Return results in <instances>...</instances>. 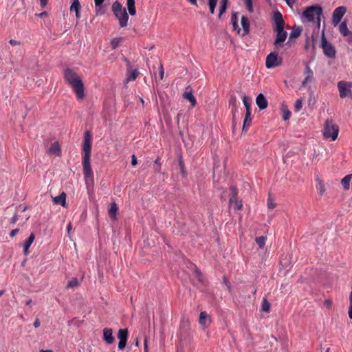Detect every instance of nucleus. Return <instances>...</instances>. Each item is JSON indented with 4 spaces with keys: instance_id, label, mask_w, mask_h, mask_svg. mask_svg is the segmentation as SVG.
<instances>
[{
    "instance_id": "nucleus-1",
    "label": "nucleus",
    "mask_w": 352,
    "mask_h": 352,
    "mask_svg": "<svg viewBox=\"0 0 352 352\" xmlns=\"http://www.w3.org/2000/svg\"><path fill=\"white\" fill-rule=\"evenodd\" d=\"M64 78L72 87L77 98L82 99L85 96V88L83 82L78 74L72 69L67 68L64 71Z\"/></svg>"
},
{
    "instance_id": "nucleus-2",
    "label": "nucleus",
    "mask_w": 352,
    "mask_h": 352,
    "mask_svg": "<svg viewBox=\"0 0 352 352\" xmlns=\"http://www.w3.org/2000/svg\"><path fill=\"white\" fill-rule=\"evenodd\" d=\"M274 30L276 32V39L274 45L276 49L283 46V43L285 41L287 33L284 30L285 21L283 16L279 11H276L274 14Z\"/></svg>"
},
{
    "instance_id": "nucleus-3",
    "label": "nucleus",
    "mask_w": 352,
    "mask_h": 352,
    "mask_svg": "<svg viewBox=\"0 0 352 352\" xmlns=\"http://www.w3.org/2000/svg\"><path fill=\"white\" fill-rule=\"evenodd\" d=\"M112 11L119 21L120 27H126L128 23L129 15L126 13V9L122 7L119 1H116L113 3Z\"/></svg>"
},
{
    "instance_id": "nucleus-4",
    "label": "nucleus",
    "mask_w": 352,
    "mask_h": 352,
    "mask_svg": "<svg viewBox=\"0 0 352 352\" xmlns=\"http://www.w3.org/2000/svg\"><path fill=\"white\" fill-rule=\"evenodd\" d=\"M339 132V127L332 120H327L324 124L323 135L325 138H331L334 141L337 139Z\"/></svg>"
},
{
    "instance_id": "nucleus-5",
    "label": "nucleus",
    "mask_w": 352,
    "mask_h": 352,
    "mask_svg": "<svg viewBox=\"0 0 352 352\" xmlns=\"http://www.w3.org/2000/svg\"><path fill=\"white\" fill-rule=\"evenodd\" d=\"M322 13V9L319 6H312L306 8L302 12V16L305 17L308 21H314L315 16H318V19L320 21V16Z\"/></svg>"
},
{
    "instance_id": "nucleus-6",
    "label": "nucleus",
    "mask_w": 352,
    "mask_h": 352,
    "mask_svg": "<svg viewBox=\"0 0 352 352\" xmlns=\"http://www.w3.org/2000/svg\"><path fill=\"white\" fill-rule=\"evenodd\" d=\"M91 151V135L89 131H87L85 133L83 141V156L82 161L90 160Z\"/></svg>"
},
{
    "instance_id": "nucleus-7",
    "label": "nucleus",
    "mask_w": 352,
    "mask_h": 352,
    "mask_svg": "<svg viewBox=\"0 0 352 352\" xmlns=\"http://www.w3.org/2000/svg\"><path fill=\"white\" fill-rule=\"evenodd\" d=\"M83 175L87 186L94 184V174L91 168L90 160L82 161Z\"/></svg>"
},
{
    "instance_id": "nucleus-8",
    "label": "nucleus",
    "mask_w": 352,
    "mask_h": 352,
    "mask_svg": "<svg viewBox=\"0 0 352 352\" xmlns=\"http://www.w3.org/2000/svg\"><path fill=\"white\" fill-rule=\"evenodd\" d=\"M321 47L323 50L324 55L327 57L333 58L336 56V48L327 41L324 33H322V35Z\"/></svg>"
},
{
    "instance_id": "nucleus-9",
    "label": "nucleus",
    "mask_w": 352,
    "mask_h": 352,
    "mask_svg": "<svg viewBox=\"0 0 352 352\" xmlns=\"http://www.w3.org/2000/svg\"><path fill=\"white\" fill-rule=\"evenodd\" d=\"M338 88L340 93V96L342 98H344L346 97L351 95V88H352V82H346V81H340L338 83Z\"/></svg>"
},
{
    "instance_id": "nucleus-10",
    "label": "nucleus",
    "mask_w": 352,
    "mask_h": 352,
    "mask_svg": "<svg viewBox=\"0 0 352 352\" xmlns=\"http://www.w3.org/2000/svg\"><path fill=\"white\" fill-rule=\"evenodd\" d=\"M231 197L230 198V205L236 210H239L242 208V201L237 198V189L234 186L230 187Z\"/></svg>"
},
{
    "instance_id": "nucleus-11",
    "label": "nucleus",
    "mask_w": 352,
    "mask_h": 352,
    "mask_svg": "<svg viewBox=\"0 0 352 352\" xmlns=\"http://www.w3.org/2000/svg\"><path fill=\"white\" fill-rule=\"evenodd\" d=\"M281 60H278V54L276 52H271L266 57L265 66L267 68H274L280 65Z\"/></svg>"
},
{
    "instance_id": "nucleus-12",
    "label": "nucleus",
    "mask_w": 352,
    "mask_h": 352,
    "mask_svg": "<svg viewBox=\"0 0 352 352\" xmlns=\"http://www.w3.org/2000/svg\"><path fill=\"white\" fill-rule=\"evenodd\" d=\"M346 10V8L344 6H339L334 10L332 16V23L333 25L336 26L341 21Z\"/></svg>"
},
{
    "instance_id": "nucleus-13",
    "label": "nucleus",
    "mask_w": 352,
    "mask_h": 352,
    "mask_svg": "<svg viewBox=\"0 0 352 352\" xmlns=\"http://www.w3.org/2000/svg\"><path fill=\"white\" fill-rule=\"evenodd\" d=\"M118 338L120 340L118 343V348L122 350L125 348L128 339V330L127 329H120L118 333Z\"/></svg>"
},
{
    "instance_id": "nucleus-14",
    "label": "nucleus",
    "mask_w": 352,
    "mask_h": 352,
    "mask_svg": "<svg viewBox=\"0 0 352 352\" xmlns=\"http://www.w3.org/2000/svg\"><path fill=\"white\" fill-rule=\"evenodd\" d=\"M183 97L184 98L188 100L190 102L192 107H195L197 105L196 98L193 96L192 89L190 86L186 87V91L184 93Z\"/></svg>"
},
{
    "instance_id": "nucleus-15",
    "label": "nucleus",
    "mask_w": 352,
    "mask_h": 352,
    "mask_svg": "<svg viewBox=\"0 0 352 352\" xmlns=\"http://www.w3.org/2000/svg\"><path fill=\"white\" fill-rule=\"evenodd\" d=\"M103 340L108 344L113 343L115 338L113 336V331L111 329L104 328L103 329Z\"/></svg>"
},
{
    "instance_id": "nucleus-16",
    "label": "nucleus",
    "mask_w": 352,
    "mask_h": 352,
    "mask_svg": "<svg viewBox=\"0 0 352 352\" xmlns=\"http://www.w3.org/2000/svg\"><path fill=\"white\" fill-rule=\"evenodd\" d=\"M256 103L261 110L267 107V101L263 94H259L256 98Z\"/></svg>"
},
{
    "instance_id": "nucleus-17",
    "label": "nucleus",
    "mask_w": 352,
    "mask_h": 352,
    "mask_svg": "<svg viewBox=\"0 0 352 352\" xmlns=\"http://www.w3.org/2000/svg\"><path fill=\"white\" fill-rule=\"evenodd\" d=\"M34 239H35L34 234L31 233L30 235L29 236L28 239L24 241L23 252H24L25 254H26V255L28 254L29 248H30V245H32V243H33V241H34Z\"/></svg>"
},
{
    "instance_id": "nucleus-18",
    "label": "nucleus",
    "mask_w": 352,
    "mask_h": 352,
    "mask_svg": "<svg viewBox=\"0 0 352 352\" xmlns=\"http://www.w3.org/2000/svg\"><path fill=\"white\" fill-rule=\"evenodd\" d=\"M53 202L55 204H59L62 206L66 205V194L63 192L60 195L53 197Z\"/></svg>"
},
{
    "instance_id": "nucleus-19",
    "label": "nucleus",
    "mask_w": 352,
    "mask_h": 352,
    "mask_svg": "<svg viewBox=\"0 0 352 352\" xmlns=\"http://www.w3.org/2000/svg\"><path fill=\"white\" fill-rule=\"evenodd\" d=\"M126 6L130 15L134 16L136 14L135 0H126Z\"/></svg>"
},
{
    "instance_id": "nucleus-20",
    "label": "nucleus",
    "mask_w": 352,
    "mask_h": 352,
    "mask_svg": "<svg viewBox=\"0 0 352 352\" xmlns=\"http://www.w3.org/2000/svg\"><path fill=\"white\" fill-rule=\"evenodd\" d=\"M49 153L55 154L56 155L58 156L60 155V148L58 142H55L52 144L49 149Z\"/></svg>"
},
{
    "instance_id": "nucleus-21",
    "label": "nucleus",
    "mask_w": 352,
    "mask_h": 352,
    "mask_svg": "<svg viewBox=\"0 0 352 352\" xmlns=\"http://www.w3.org/2000/svg\"><path fill=\"white\" fill-rule=\"evenodd\" d=\"M241 25L244 32V34H247L250 32V21L248 17L243 16L241 17Z\"/></svg>"
},
{
    "instance_id": "nucleus-22",
    "label": "nucleus",
    "mask_w": 352,
    "mask_h": 352,
    "mask_svg": "<svg viewBox=\"0 0 352 352\" xmlns=\"http://www.w3.org/2000/svg\"><path fill=\"white\" fill-rule=\"evenodd\" d=\"M80 8V4L78 0H72V3L70 7L71 11H75L76 16L77 18L80 17L79 10Z\"/></svg>"
},
{
    "instance_id": "nucleus-23",
    "label": "nucleus",
    "mask_w": 352,
    "mask_h": 352,
    "mask_svg": "<svg viewBox=\"0 0 352 352\" xmlns=\"http://www.w3.org/2000/svg\"><path fill=\"white\" fill-rule=\"evenodd\" d=\"M252 123L251 111H245V116L243 120V130L245 128H248Z\"/></svg>"
},
{
    "instance_id": "nucleus-24",
    "label": "nucleus",
    "mask_w": 352,
    "mask_h": 352,
    "mask_svg": "<svg viewBox=\"0 0 352 352\" xmlns=\"http://www.w3.org/2000/svg\"><path fill=\"white\" fill-rule=\"evenodd\" d=\"M316 189L320 195H323L325 192V187L322 181L318 177L316 178Z\"/></svg>"
},
{
    "instance_id": "nucleus-25",
    "label": "nucleus",
    "mask_w": 352,
    "mask_h": 352,
    "mask_svg": "<svg viewBox=\"0 0 352 352\" xmlns=\"http://www.w3.org/2000/svg\"><path fill=\"white\" fill-rule=\"evenodd\" d=\"M231 23L232 25L233 29L234 30L239 31V28L238 25V13L237 12H233L231 16Z\"/></svg>"
},
{
    "instance_id": "nucleus-26",
    "label": "nucleus",
    "mask_w": 352,
    "mask_h": 352,
    "mask_svg": "<svg viewBox=\"0 0 352 352\" xmlns=\"http://www.w3.org/2000/svg\"><path fill=\"white\" fill-rule=\"evenodd\" d=\"M351 178L352 175H347L342 179L341 183L345 190L349 189Z\"/></svg>"
},
{
    "instance_id": "nucleus-27",
    "label": "nucleus",
    "mask_w": 352,
    "mask_h": 352,
    "mask_svg": "<svg viewBox=\"0 0 352 352\" xmlns=\"http://www.w3.org/2000/svg\"><path fill=\"white\" fill-rule=\"evenodd\" d=\"M339 30L340 33L344 36H348L351 33L345 21L340 23Z\"/></svg>"
},
{
    "instance_id": "nucleus-28",
    "label": "nucleus",
    "mask_w": 352,
    "mask_h": 352,
    "mask_svg": "<svg viewBox=\"0 0 352 352\" xmlns=\"http://www.w3.org/2000/svg\"><path fill=\"white\" fill-rule=\"evenodd\" d=\"M209 316L206 311H201L199 314V323L204 327H207L206 320L208 318Z\"/></svg>"
},
{
    "instance_id": "nucleus-29",
    "label": "nucleus",
    "mask_w": 352,
    "mask_h": 352,
    "mask_svg": "<svg viewBox=\"0 0 352 352\" xmlns=\"http://www.w3.org/2000/svg\"><path fill=\"white\" fill-rule=\"evenodd\" d=\"M302 32L301 28H294L289 34V39L298 38Z\"/></svg>"
},
{
    "instance_id": "nucleus-30",
    "label": "nucleus",
    "mask_w": 352,
    "mask_h": 352,
    "mask_svg": "<svg viewBox=\"0 0 352 352\" xmlns=\"http://www.w3.org/2000/svg\"><path fill=\"white\" fill-rule=\"evenodd\" d=\"M117 211H118V206H117L116 204V203H112L111 204L110 208L109 210V216L112 219H115L116 213H117Z\"/></svg>"
},
{
    "instance_id": "nucleus-31",
    "label": "nucleus",
    "mask_w": 352,
    "mask_h": 352,
    "mask_svg": "<svg viewBox=\"0 0 352 352\" xmlns=\"http://www.w3.org/2000/svg\"><path fill=\"white\" fill-rule=\"evenodd\" d=\"M243 104L245 107V111H251V102L252 100L250 97L244 96L243 98Z\"/></svg>"
},
{
    "instance_id": "nucleus-32",
    "label": "nucleus",
    "mask_w": 352,
    "mask_h": 352,
    "mask_svg": "<svg viewBox=\"0 0 352 352\" xmlns=\"http://www.w3.org/2000/svg\"><path fill=\"white\" fill-rule=\"evenodd\" d=\"M270 309V304L266 298H263L261 302V311L263 312H269Z\"/></svg>"
},
{
    "instance_id": "nucleus-33",
    "label": "nucleus",
    "mask_w": 352,
    "mask_h": 352,
    "mask_svg": "<svg viewBox=\"0 0 352 352\" xmlns=\"http://www.w3.org/2000/svg\"><path fill=\"white\" fill-rule=\"evenodd\" d=\"M255 241L258 244L259 248L261 249H263L265 244L266 237L264 236H261L256 237L255 239Z\"/></svg>"
},
{
    "instance_id": "nucleus-34",
    "label": "nucleus",
    "mask_w": 352,
    "mask_h": 352,
    "mask_svg": "<svg viewBox=\"0 0 352 352\" xmlns=\"http://www.w3.org/2000/svg\"><path fill=\"white\" fill-rule=\"evenodd\" d=\"M79 285V282L77 278H72L67 285V288H74L78 287Z\"/></svg>"
},
{
    "instance_id": "nucleus-35",
    "label": "nucleus",
    "mask_w": 352,
    "mask_h": 352,
    "mask_svg": "<svg viewBox=\"0 0 352 352\" xmlns=\"http://www.w3.org/2000/svg\"><path fill=\"white\" fill-rule=\"evenodd\" d=\"M217 1L218 0H209L208 1V6H209L210 12L211 14L214 13V9L216 8Z\"/></svg>"
},
{
    "instance_id": "nucleus-36",
    "label": "nucleus",
    "mask_w": 352,
    "mask_h": 352,
    "mask_svg": "<svg viewBox=\"0 0 352 352\" xmlns=\"http://www.w3.org/2000/svg\"><path fill=\"white\" fill-rule=\"evenodd\" d=\"M121 42V38H114L111 41V46L113 50L116 49L119 46Z\"/></svg>"
},
{
    "instance_id": "nucleus-37",
    "label": "nucleus",
    "mask_w": 352,
    "mask_h": 352,
    "mask_svg": "<svg viewBox=\"0 0 352 352\" xmlns=\"http://www.w3.org/2000/svg\"><path fill=\"white\" fill-rule=\"evenodd\" d=\"M243 2L245 3L248 12L252 13L253 12L252 1V0H243Z\"/></svg>"
},
{
    "instance_id": "nucleus-38",
    "label": "nucleus",
    "mask_w": 352,
    "mask_h": 352,
    "mask_svg": "<svg viewBox=\"0 0 352 352\" xmlns=\"http://www.w3.org/2000/svg\"><path fill=\"white\" fill-rule=\"evenodd\" d=\"M139 72L137 69H134L131 72V74L129 76L128 80H135L138 77Z\"/></svg>"
},
{
    "instance_id": "nucleus-39",
    "label": "nucleus",
    "mask_w": 352,
    "mask_h": 352,
    "mask_svg": "<svg viewBox=\"0 0 352 352\" xmlns=\"http://www.w3.org/2000/svg\"><path fill=\"white\" fill-rule=\"evenodd\" d=\"M302 99H298L296 101V103H295V106H294V110L298 112L301 109H302Z\"/></svg>"
},
{
    "instance_id": "nucleus-40",
    "label": "nucleus",
    "mask_w": 352,
    "mask_h": 352,
    "mask_svg": "<svg viewBox=\"0 0 352 352\" xmlns=\"http://www.w3.org/2000/svg\"><path fill=\"white\" fill-rule=\"evenodd\" d=\"M313 77L311 75H307L305 76V80L302 82V86L305 87L308 83L311 82Z\"/></svg>"
},
{
    "instance_id": "nucleus-41",
    "label": "nucleus",
    "mask_w": 352,
    "mask_h": 352,
    "mask_svg": "<svg viewBox=\"0 0 352 352\" xmlns=\"http://www.w3.org/2000/svg\"><path fill=\"white\" fill-rule=\"evenodd\" d=\"M349 302L350 305L349 309V316L351 319H352V291L351 292L349 295Z\"/></svg>"
},
{
    "instance_id": "nucleus-42",
    "label": "nucleus",
    "mask_w": 352,
    "mask_h": 352,
    "mask_svg": "<svg viewBox=\"0 0 352 352\" xmlns=\"http://www.w3.org/2000/svg\"><path fill=\"white\" fill-rule=\"evenodd\" d=\"M267 205V207L271 209L274 208L276 206V204L274 203V200L271 197L268 198Z\"/></svg>"
},
{
    "instance_id": "nucleus-43",
    "label": "nucleus",
    "mask_w": 352,
    "mask_h": 352,
    "mask_svg": "<svg viewBox=\"0 0 352 352\" xmlns=\"http://www.w3.org/2000/svg\"><path fill=\"white\" fill-rule=\"evenodd\" d=\"M291 116V112L289 110L283 111V118L284 120H287Z\"/></svg>"
},
{
    "instance_id": "nucleus-44",
    "label": "nucleus",
    "mask_w": 352,
    "mask_h": 352,
    "mask_svg": "<svg viewBox=\"0 0 352 352\" xmlns=\"http://www.w3.org/2000/svg\"><path fill=\"white\" fill-rule=\"evenodd\" d=\"M195 273L196 277L198 279V280L199 282L202 283L204 280H203V276H202L201 272L199 270H198L197 269H196L195 271Z\"/></svg>"
},
{
    "instance_id": "nucleus-45",
    "label": "nucleus",
    "mask_w": 352,
    "mask_h": 352,
    "mask_svg": "<svg viewBox=\"0 0 352 352\" xmlns=\"http://www.w3.org/2000/svg\"><path fill=\"white\" fill-rule=\"evenodd\" d=\"M238 111V109H237V107L235 104H233L232 107V116H233V122L235 121V116H236V113H237Z\"/></svg>"
},
{
    "instance_id": "nucleus-46",
    "label": "nucleus",
    "mask_w": 352,
    "mask_h": 352,
    "mask_svg": "<svg viewBox=\"0 0 352 352\" xmlns=\"http://www.w3.org/2000/svg\"><path fill=\"white\" fill-rule=\"evenodd\" d=\"M226 8H227L226 6H224V5L220 6L219 17H221V16L226 12Z\"/></svg>"
},
{
    "instance_id": "nucleus-47",
    "label": "nucleus",
    "mask_w": 352,
    "mask_h": 352,
    "mask_svg": "<svg viewBox=\"0 0 352 352\" xmlns=\"http://www.w3.org/2000/svg\"><path fill=\"white\" fill-rule=\"evenodd\" d=\"M305 75L306 76L307 75H311V76L313 77V72H312V70L311 69V68L308 65L306 66V72L305 73Z\"/></svg>"
},
{
    "instance_id": "nucleus-48",
    "label": "nucleus",
    "mask_w": 352,
    "mask_h": 352,
    "mask_svg": "<svg viewBox=\"0 0 352 352\" xmlns=\"http://www.w3.org/2000/svg\"><path fill=\"white\" fill-rule=\"evenodd\" d=\"M19 228L12 230L10 233V236L13 238L14 236H16V234L19 232Z\"/></svg>"
},
{
    "instance_id": "nucleus-49",
    "label": "nucleus",
    "mask_w": 352,
    "mask_h": 352,
    "mask_svg": "<svg viewBox=\"0 0 352 352\" xmlns=\"http://www.w3.org/2000/svg\"><path fill=\"white\" fill-rule=\"evenodd\" d=\"M131 158H132V160H131V164H132V166H136L137 164H138V162H137V158H136L135 155H133L131 156Z\"/></svg>"
},
{
    "instance_id": "nucleus-50",
    "label": "nucleus",
    "mask_w": 352,
    "mask_h": 352,
    "mask_svg": "<svg viewBox=\"0 0 352 352\" xmlns=\"http://www.w3.org/2000/svg\"><path fill=\"white\" fill-rule=\"evenodd\" d=\"M10 44L14 46V45H19L21 44V43L19 41H17L16 40H14V39H10V41H9Z\"/></svg>"
},
{
    "instance_id": "nucleus-51",
    "label": "nucleus",
    "mask_w": 352,
    "mask_h": 352,
    "mask_svg": "<svg viewBox=\"0 0 352 352\" xmlns=\"http://www.w3.org/2000/svg\"><path fill=\"white\" fill-rule=\"evenodd\" d=\"M144 352H148V340L146 338L144 340Z\"/></svg>"
},
{
    "instance_id": "nucleus-52",
    "label": "nucleus",
    "mask_w": 352,
    "mask_h": 352,
    "mask_svg": "<svg viewBox=\"0 0 352 352\" xmlns=\"http://www.w3.org/2000/svg\"><path fill=\"white\" fill-rule=\"evenodd\" d=\"M19 219L17 214H14L10 219V223L14 224Z\"/></svg>"
},
{
    "instance_id": "nucleus-53",
    "label": "nucleus",
    "mask_w": 352,
    "mask_h": 352,
    "mask_svg": "<svg viewBox=\"0 0 352 352\" xmlns=\"http://www.w3.org/2000/svg\"><path fill=\"white\" fill-rule=\"evenodd\" d=\"M104 0H94L96 7H100Z\"/></svg>"
},
{
    "instance_id": "nucleus-54",
    "label": "nucleus",
    "mask_w": 352,
    "mask_h": 352,
    "mask_svg": "<svg viewBox=\"0 0 352 352\" xmlns=\"http://www.w3.org/2000/svg\"><path fill=\"white\" fill-rule=\"evenodd\" d=\"M164 69H163V67L162 65L160 66V79L162 80L163 78H164Z\"/></svg>"
},
{
    "instance_id": "nucleus-55",
    "label": "nucleus",
    "mask_w": 352,
    "mask_h": 352,
    "mask_svg": "<svg viewBox=\"0 0 352 352\" xmlns=\"http://www.w3.org/2000/svg\"><path fill=\"white\" fill-rule=\"evenodd\" d=\"M40 321L37 318L35 320L34 322V327L35 328H38L39 326H40Z\"/></svg>"
},
{
    "instance_id": "nucleus-56",
    "label": "nucleus",
    "mask_w": 352,
    "mask_h": 352,
    "mask_svg": "<svg viewBox=\"0 0 352 352\" xmlns=\"http://www.w3.org/2000/svg\"><path fill=\"white\" fill-rule=\"evenodd\" d=\"M285 1L287 3V5H289V6H292L296 1V0H285Z\"/></svg>"
},
{
    "instance_id": "nucleus-57",
    "label": "nucleus",
    "mask_w": 352,
    "mask_h": 352,
    "mask_svg": "<svg viewBox=\"0 0 352 352\" xmlns=\"http://www.w3.org/2000/svg\"><path fill=\"white\" fill-rule=\"evenodd\" d=\"M41 7H45L47 3V0H40Z\"/></svg>"
},
{
    "instance_id": "nucleus-58",
    "label": "nucleus",
    "mask_w": 352,
    "mask_h": 352,
    "mask_svg": "<svg viewBox=\"0 0 352 352\" xmlns=\"http://www.w3.org/2000/svg\"><path fill=\"white\" fill-rule=\"evenodd\" d=\"M324 304L328 307H330L331 305V302L329 300H326L324 301Z\"/></svg>"
},
{
    "instance_id": "nucleus-59",
    "label": "nucleus",
    "mask_w": 352,
    "mask_h": 352,
    "mask_svg": "<svg viewBox=\"0 0 352 352\" xmlns=\"http://www.w3.org/2000/svg\"><path fill=\"white\" fill-rule=\"evenodd\" d=\"M187 1L194 6H197V0H187Z\"/></svg>"
},
{
    "instance_id": "nucleus-60",
    "label": "nucleus",
    "mask_w": 352,
    "mask_h": 352,
    "mask_svg": "<svg viewBox=\"0 0 352 352\" xmlns=\"http://www.w3.org/2000/svg\"><path fill=\"white\" fill-rule=\"evenodd\" d=\"M228 0H221V5H224L227 6Z\"/></svg>"
},
{
    "instance_id": "nucleus-61",
    "label": "nucleus",
    "mask_w": 352,
    "mask_h": 352,
    "mask_svg": "<svg viewBox=\"0 0 352 352\" xmlns=\"http://www.w3.org/2000/svg\"><path fill=\"white\" fill-rule=\"evenodd\" d=\"M39 352H53L52 350H41Z\"/></svg>"
},
{
    "instance_id": "nucleus-62",
    "label": "nucleus",
    "mask_w": 352,
    "mask_h": 352,
    "mask_svg": "<svg viewBox=\"0 0 352 352\" xmlns=\"http://www.w3.org/2000/svg\"><path fill=\"white\" fill-rule=\"evenodd\" d=\"M4 294V290H0V297Z\"/></svg>"
},
{
    "instance_id": "nucleus-63",
    "label": "nucleus",
    "mask_w": 352,
    "mask_h": 352,
    "mask_svg": "<svg viewBox=\"0 0 352 352\" xmlns=\"http://www.w3.org/2000/svg\"><path fill=\"white\" fill-rule=\"evenodd\" d=\"M71 228H72V225H71V223H69V224L67 226V229H68V230H69Z\"/></svg>"
},
{
    "instance_id": "nucleus-64",
    "label": "nucleus",
    "mask_w": 352,
    "mask_h": 352,
    "mask_svg": "<svg viewBox=\"0 0 352 352\" xmlns=\"http://www.w3.org/2000/svg\"><path fill=\"white\" fill-rule=\"evenodd\" d=\"M45 14H46V12H42L41 14H40V16H44V15H45Z\"/></svg>"
}]
</instances>
